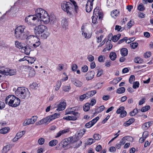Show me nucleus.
<instances>
[{
    "instance_id": "nucleus-42",
    "label": "nucleus",
    "mask_w": 153,
    "mask_h": 153,
    "mask_svg": "<svg viewBox=\"0 0 153 153\" xmlns=\"http://www.w3.org/2000/svg\"><path fill=\"white\" fill-rule=\"evenodd\" d=\"M62 84L61 82L57 81L56 85L54 86V89L56 91H58L59 90Z\"/></svg>"
},
{
    "instance_id": "nucleus-12",
    "label": "nucleus",
    "mask_w": 153,
    "mask_h": 153,
    "mask_svg": "<svg viewBox=\"0 0 153 153\" xmlns=\"http://www.w3.org/2000/svg\"><path fill=\"white\" fill-rule=\"evenodd\" d=\"M34 16V15H31L26 17L25 19V22L28 25H31L32 23V21H35L37 20L36 17Z\"/></svg>"
},
{
    "instance_id": "nucleus-58",
    "label": "nucleus",
    "mask_w": 153,
    "mask_h": 153,
    "mask_svg": "<svg viewBox=\"0 0 153 153\" xmlns=\"http://www.w3.org/2000/svg\"><path fill=\"white\" fill-rule=\"evenodd\" d=\"M81 70L83 72H86L88 70V67L87 66L84 65L82 67Z\"/></svg>"
},
{
    "instance_id": "nucleus-24",
    "label": "nucleus",
    "mask_w": 153,
    "mask_h": 153,
    "mask_svg": "<svg viewBox=\"0 0 153 153\" xmlns=\"http://www.w3.org/2000/svg\"><path fill=\"white\" fill-rule=\"evenodd\" d=\"M120 53L123 56H126L128 54V50L126 48H123L120 50Z\"/></svg>"
},
{
    "instance_id": "nucleus-3",
    "label": "nucleus",
    "mask_w": 153,
    "mask_h": 153,
    "mask_svg": "<svg viewBox=\"0 0 153 153\" xmlns=\"http://www.w3.org/2000/svg\"><path fill=\"white\" fill-rule=\"evenodd\" d=\"M26 26L20 25L16 27L14 31L15 37L18 39L21 40L27 33V30H25Z\"/></svg>"
},
{
    "instance_id": "nucleus-52",
    "label": "nucleus",
    "mask_w": 153,
    "mask_h": 153,
    "mask_svg": "<svg viewBox=\"0 0 153 153\" xmlns=\"http://www.w3.org/2000/svg\"><path fill=\"white\" fill-rule=\"evenodd\" d=\"M79 107H75L73 108H69L67 109H68V111L71 110L74 111H77L79 110Z\"/></svg>"
},
{
    "instance_id": "nucleus-29",
    "label": "nucleus",
    "mask_w": 153,
    "mask_h": 153,
    "mask_svg": "<svg viewBox=\"0 0 153 153\" xmlns=\"http://www.w3.org/2000/svg\"><path fill=\"white\" fill-rule=\"evenodd\" d=\"M90 103L89 102L86 103L83 106V110L85 112L88 111L90 109Z\"/></svg>"
},
{
    "instance_id": "nucleus-43",
    "label": "nucleus",
    "mask_w": 153,
    "mask_h": 153,
    "mask_svg": "<svg viewBox=\"0 0 153 153\" xmlns=\"http://www.w3.org/2000/svg\"><path fill=\"white\" fill-rule=\"evenodd\" d=\"M139 112L137 108L134 109L132 111L130 112L129 114L130 116H133L135 115L136 114Z\"/></svg>"
},
{
    "instance_id": "nucleus-14",
    "label": "nucleus",
    "mask_w": 153,
    "mask_h": 153,
    "mask_svg": "<svg viewBox=\"0 0 153 153\" xmlns=\"http://www.w3.org/2000/svg\"><path fill=\"white\" fill-rule=\"evenodd\" d=\"M49 35V33L46 31L45 32L36 35V36L39 37L41 39H47Z\"/></svg>"
},
{
    "instance_id": "nucleus-33",
    "label": "nucleus",
    "mask_w": 153,
    "mask_h": 153,
    "mask_svg": "<svg viewBox=\"0 0 153 153\" xmlns=\"http://www.w3.org/2000/svg\"><path fill=\"white\" fill-rule=\"evenodd\" d=\"M62 141H61L59 144L57 145L55 147V149L56 150H59L65 148L64 146V144Z\"/></svg>"
},
{
    "instance_id": "nucleus-7",
    "label": "nucleus",
    "mask_w": 153,
    "mask_h": 153,
    "mask_svg": "<svg viewBox=\"0 0 153 153\" xmlns=\"http://www.w3.org/2000/svg\"><path fill=\"white\" fill-rule=\"evenodd\" d=\"M47 27L46 26L43 25H40L35 26L33 30L34 32L36 35L45 32L47 30Z\"/></svg>"
},
{
    "instance_id": "nucleus-59",
    "label": "nucleus",
    "mask_w": 153,
    "mask_h": 153,
    "mask_svg": "<svg viewBox=\"0 0 153 153\" xmlns=\"http://www.w3.org/2000/svg\"><path fill=\"white\" fill-rule=\"evenodd\" d=\"M98 16H97L93 15L92 17V22L93 23L95 24L97 22V19Z\"/></svg>"
},
{
    "instance_id": "nucleus-63",
    "label": "nucleus",
    "mask_w": 153,
    "mask_h": 153,
    "mask_svg": "<svg viewBox=\"0 0 153 153\" xmlns=\"http://www.w3.org/2000/svg\"><path fill=\"white\" fill-rule=\"evenodd\" d=\"M134 24V21L130 20L128 23L127 25L129 28H130Z\"/></svg>"
},
{
    "instance_id": "nucleus-40",
    "label": "nucleus",
    "mask_w": 153,
    "mask_h": 153,
    "mask_svg": "<svg viewBox=\"0 0 153 153\" xmlns=\"http://www.w3.org/2000/svg\"><path fill=\"white\" fill-rule=\"evenodd\" d=\"M125 91V88L124 87H121L118 88L116 91V92L121 94L124 93Z\"/></svg>"
},
{
    "instance_id": "nucleus-31",
    "label": "nucleus",
    "mask_w": 153,
    "mask_h": 153,
    "mask_svg": "<svg viewBox=\"0 0 153 153\" xmlns=\"http://www.w3.org/2000/svg\"><path fill=\"white\" fill-rule=\"evenodd\" d=\"M121 36V35L120 34H118L116 35H114L112 37L111 39L113 42H116L120 39Z\"/></svg>"
},
{
    "instance_id": "nucleus-62",
    "label": "nucleus",
    "mask_w": 153,
    "mask_h": 153,
    "mask_svg": "<svg viewBox=\"0 0 153 153\" xmlns=\"http://www.w3.org/2000/svg\"><path fill=\"white\" fill-rule=\"evenodd\" d=\"M45 140L43 138H40L38 140V143L40 145H42L45 142Z\"/></svg>"
},
{
    "instance_id": "nucleus-19",
    "label": "nucleus",
    "mask_w": 153,
    "mask_h": 153,
    "mask_svg": "<svg viewBox=\"0 0 153 153\" xmlns=\"http://www.w3.org/2000/svg\"><path fill=\"white\" fill-rule=\"evenodd\" d=\"M130 139L133 140V138L129 136L124 137L122 138L119 143L121 146L123 145L126 142V140H128Z\"/></svg>"
},
{
    "instance_id": "nucleus-16",
    "label": "nucleus",
    "mask_w": 153,
    "mask_h": 153,
    "mask_svg": "<svg viewBox=\"0 0 153 153\" xmlns=\"http://www.w3.org/2000/svg\"><path fill=\"white\" fill-rule=\"evenodd\" d=\"M50 122V119H49V118L48 116L40 120L39 122H38V123L39 125H41L43 123H45L47 125Z\"/></svg>"
},
{
    "instance_id": "nucleus-21",
    "label": "nucleus",
    "mask_w": 153,
    "mask_h": 153,
    "mask_svg": "<svg viewBox=\"0 0 153 153\" xmlns=\"http://www.w3.org/2000/svg\"><path fill=\"white\" fill-rule=\"evenodd\" d=\"M134 121V119L133 118H131L128 121L125 122L124 123V125L125 126H129L132 123H133Z\"/></svg>"
},
{
    "instance_id": "nucleus-6",
    "label": "nucleus",
    "mask_w": 153,
    "mask_h": 153,
    "mask_svg": "<svg viewBox=\"0 0 153 153\" xmlns=\"http://www.w3.org/2000/svg\"><path fill=\"white\" fill-rule=\"evenodd\" d=\"M25 35V36H24L21 40L26 39V44L29 46H31V45L33 44V40L35 38H36L37 36L30 35L29 31H27V33Z\"/></svg>"
},
{
    "instance_id": "nucleus-60",
    "label": "nucleus",
    "mask_w": 153,
    "mask_h": 153,
    "mask_svg": "<svg viewBox=\"0 0 153 153\" xmlns=\"http://www.w3.org/2000/svg\"><path fill=\"white\" fill-rule=\"evenodd\" d=\"M30 87L32 89H36L38 87V84L36 82H34L30 85Z\"/></svg>"
},
{
    "instance_id": "nucleus-25",
    "label": "nucleus",
    "mask_w": 153,
    "mask_h": 153,
    "mask_svg": "<svg viewBox=\"0 0 153 153\" xmlns=\"http://www.w3.org/2000/svg\"><path fill=\"white\" fill-rule=\"evenodd\" d=\"M61 24L63 28H66L68 25V22L67 20L65 19H62V21Z\"/></svg>"
},
{
    "instance_id": "nucleus-22",
    "label": "nucleus",
    "mask_w": 153,
    "mask_h": 153,
    "mask_svg": "<svg viewBox=\"0 0 153 153\" xmlns=\"http://www.w3.org/2000/svg\"><path fill=\"white\" fill-rule=\"evenodd\" d=\"M93 6L89 4L88 2H87L85 7V10L87 12H90L93 9Z\"/></svg>"
},
{
    "instance_id": "nucleus-27",
    "label": "nucleus",
    "mask_w": 153,
    "mask_h": 153,
    "mask_svg": "<svg viewBox=\"0 0 153 153\" xmlns=\"http://www.w3.org/2000/svg\"><path fill=\"white\" fill-rule=\"evenodd\" d=\"M15 45L16 47L19 49H22L24 47L23 45V44L18 41H15Z\"/></svg>"
},
{
    "instance_id": "nucleus-45",
    "label": "nucleus",
    "mask_w": 153,
    "mask_h": 153,
    "mask_svg": "<svg viewBox=\"0 0 153 153\" xmlns=\"http://www.w3.org/2000/svg\"><path fill=\"white\" fill-rule=\"evenodd\" d=\"M25 131H22L21 132L17 133L16 135V137H18L19 138H21L25 133Z\"/></svg>"
},
{
    "instance_id": "nucleus-37",
    "label": "nucleus",
    "mask_w": 153,
    "mask_h": 153,
    "mask_svg": "<svg viewBox=\"0 0 153 153\" xmlns=\"http://www.w3.org/2000/svg\"><path fill=\"white\" fill-rule=\"evenodd\" d=\"M35 72L33 68H31L29 71L28 75L30 77H33L35 75Z\"/></svg>"
},
{
    "instance_id": "nucleus-18",
    "label": "nucleus",
    "mask_w": 153,
    "mask_h": 153,
    "mask_svg": "<svg viewBox=\"0 0 153 153\" xmlns=\"http://www.w3.org/2000/svg\"><path fill=\"white\" fill-rule=\"evenodd\" d=\"M69 1L72 3V4L73 5V8L76 13H78L79 11V7L77 5L76 2L74 0H69Z\"/></svg>"
},
{
    "instance_id": "nucleus-30",
    "label": "nucleus",
    "mask_w": 153,
    "mask_h": 153,
    "mask_svg": "<svg viewBox=\"0 0 153 153\" xmlns=\"http://www.w3.org/2000/svg\"><path fill=\"white\" fill-rule=\"evenodd\" d=\"M67 132V129H64L62 131H60L56 134V135L55 136V137L56 138L58 137L63 134Z\"/></svg>"
},
{
    "instance_id": "nucleus-39",
    "label": "nucleus",
    "mask_w": 153,
    "mask_h": 153,
    "mask_svg": "<svg viewBox=\"0 0 153 153\" xmlns=\"http://www.w3.org/2000/svg\"><path fill=\"white\" fill-rule=\"evenodd\" d=\"M65 142H66L68 143H70V142L74 143V138L70 137L69 138L65 139L63 140Z\"/></svg>"
},
{
    "instance_id": "nucleus-50",
    "label": "nucleus",
    "mask_w": 153,
    "mask_h": 153,
    "mask_svg": "<svg viewBox=\"0 0 153 153\" xmlns=\"http://www.w3.org/2000/svg\"><path fill=\"white\" fill-rule=\"evenodd\" d=\"M134 61L137 63H141L142 62V60L139 57H137L134 59Z\"/></svg>"
},
{
    "instance_id": "nucleus-56",
    "label": "nucleus",
    "mask_w": 153,
    "mask_h": 153,
    "mask_svg": "<svg viewBox=\"0 0 153 153\" xmlns=\"http://www.w3.org/2000/svg\"><path fill=\"white\" fill-rule=\"evenodd\" d=\"M99 117L97 116L94 118L91 121H90V122H91L93 125H94L99 119Z\"/></svg>"
},
{
    "instance_id": "nucleus-1",
    "label": "nucleus",
    "mask_w": 153,
    "mask_h": 153,
    "mask_svg": "<svg viewBox=\"0 0 153 153\" xmlns=\"http://www.w3.org/2000/svg\"><path fill=\"white\" fill-rule=\"evenodd\" d=\"M6 104L11 107H16L19 106L20 103V100L13 95H10L6 98Z\"/></svg>"
},
{
    "instance_id": "nucleus-10",
    "label": "nucleus",
    "mask_w": 153,
    "mask_h": 153,
    "mask_svg": "<svg viewBox=\"0 0 153 153\" xmlns=\"http://www.w3.org/2000/svg\"><path fill=\"white\" fill-rule=\"evenodd\" d=\"M66 105L65 100H62L60 101L59 104L58 105L56 110L58 111L63 110L65 109Z\"/></svg>"
},
{
    "instance_id": "nucleus-47",
    "label": "nucleus",
    "mask_w": 153,
    "mask_h": 153,
    "mask_svg": "<svg viewBox=\"0 0 153 153\" xmlns=\"http://www.w3.org/2000/svg\"><path fill=\"white\" fill-rule=\"evenodd\" d=\"M138 9L140 11H142L144 10L145 8L144 5L142 4H140L138 6Z\"/></svg>"
},
{
    "instance_id": "nucleus-34",
    "label": "nucleus",
    "mask_w": 153,
    "mask_h": 153,
    "mask_svg": "<svg viewBox=\"0 0 153 153\" xmlns=\"http://www.w3.org/2000/svg\"><path fill=\"white\" fill-rule=\"evenodd\" d=\"M109 57L111 60L114 61L117 57L116 54L114 52H111L110 54Z\"/></svg>"
},
{
    "instance_id": "nucleus-23",
    "label": "nucleus",
    "mask_w": 153,
    "mask_h": 153,
    "mask_svg": "<svg viewBox=\"0 0 153 153\" xmlns=\"http://www.w3.org/2000/svg\"><path fill=\"white\" fill-rule=\"evenodd\" d=\"M73 82L76 86L78 87H80L82 85V82L76 79H74Z\"/></svg>"
},
{
    "instance_id": "nucleus-46",
    "label": "nucleus",
    "mask_w": 153,
    "mask_h": 153,
    "mask_svg": "<svg viewBox=\"0 0 153 153\" xmlns=\"http://www.w3.org/2000/svg\"><path fill=\"white\" fill-rule=\"evenodd\" d=\"M135 79V77L134 75H131L129 77V81L131 84H132L133 82Z\"/></svg>"
},
{
    "instance_id": "nucleus-64",
    "label": "nucleus",
    "mask_w": 153,
    "mask_h": 153,
    "mask_svg": "<svg viewBox=\"0 0 153 153\" xmlns=\"http://www.w3.org/2000/svg\"><path fill=\"white\" fill-rule=\"evenodd\" d=\"M149 128L146 123H144L142 126V128L144 130H147Z\"/></svg>"
},
{
    "instance_id": "nucleus-5",
    "label": "nucleus",
    "mask_w": 153,
    "mask_h": 153,
    "mask_svg": "<svg viewBox=\"0 0 153 153\" xmlns=\"http://www.w3.org/2000/svg\"><path fill=\"white\" fill-rule=\"evenodd\" d=\"M39 20L45 24L50 23L52 25L56 22V18L54 15H51L50 16L47 13Z\"/></svg>"
},
{
    "instance_id": "nucleus-53",
    "label": "nucleus",
    "mask_w": 153,
    "mask_h": 153,
    "mask_svg": "<svg viewBox=\"0 0 153 153\" xmlns=\"http://www.w3.org/2000/svg\"><path fill=\"white\" fill-rule=\"evenodd\" d=\"M37 119V117L36 116H33L30 120L31 121V124H33L36 121Z\"/></svg>"
},
{
    "instance_id": "nucleus-44",
    "label": "nucleus",
    "mask_w": 153,
    "mask_h": 153,
    "mask_svg": "<svg viewBox=\"0 0 153 153\" xmlns=\"http://www.w3.org/2000/svg\"><path fill=\"white\" fill-rule=\"evenodd\" d=\"M150 108V106L147 105L142 107L140 109V111L142 112H145L148 111Z\"/></svg>"
},
{
    "instance_id": "nucleus-8",
    "label": "nucleus",
    "mask_w": 153,
    "mask_h": 153,
    "mask_svg": "<svg viewBox=\"0 0 153 153\" xmlns=\"http://www.w3.org/2000/svg\"><path fill=\"white\" fill-rule=\"evenodd\" d=\"M47 12L45 10L41 8L37 9L35 11V15L34 16L37 18V20H39Z\"/></svg>"
},
{
    "instance_id": "nucleus-4",
    "label": "nucleus",
    "mask_w": 153,
    "mask_h": 153,
    "mask_svg": "<svg viewBox=\"0 0 153 153\" xmlns=\"http://www.w3.org/2000/svg\"><path fill=\"white\" fill-rule=\"evenodd\" d=\"M61 7L62 10L69 15H72V12L74 10L73 5L70 2L63 1L61 3Z\"/></svg>"
},
{
    "instance_id": "nucleus-13",
    "label": "nucleus",
    "mask_w": 153,
    "mask_h": 153,
    "mask_svg": "<svg viewBox=\"0 0 153 153\" xmlns=\"http://www.w3.org/2000/svg\"><path fill=\"white\" fill-rule=\"evenodd\" d=\"M95 74V73L93 71H88L85 75L86 80H89L92 79L94 78Z\"/></svg>"
},
{
    "instance_id": "nucleus-2",
    "label": "nucleus",
    "mask_w": 153,
    "mask_h": 153,
    "mask_svg": "<svg viewBox=\"0 0 153 153\" xmlns=\"http://www.w3.org/2000/svg\"><path fill=\"white\" fill-rule=\"evenodd\" d=\"M16 95L22 99L28 98L30 96V92L27 88L24 87H19L16 91Z\"/></svg>"
},
{
    "instance_id": "nucleus-36",
    "label": "nucleus",
    "mask_w": 153,
    "mask_h": 153,
    "mask_svg": "<svg viewBox=\"0 0 153 153\" xmlns=\"http://www.w3.org/2000/svg\"><path fill=\"white\" fill-rule=\"evenodd\" d=\"M41 42L39 40L37 41H36L34 43L33 42V44H32L30 46L31 48H34L39 46Z\"/></svg>"
},
{
    "instance_id": "nucleus-26",
    "label": "nucleus",
    "mask_w": 153,
    "mask_h": 153,
    "mask_svg": "<svg viewBox=\"0 0 153 153\" xmlns=\"http://www.w3.org/2000/svg\"><path fill=\"white\" fill-rule=\"evenodd\" d=\"M105 108L104 105H101L100 106L99 108H97L96 110L95 113H94V115L101 112Z\"/></svg>"
},
{
    "instance_id": "nucleus-49",
    "label": "nucleus",
    "mask_w": 153,
    "mask_h": 153,
    "mask_svg": "<svg viewBox=\"0 0 153 153\" xmlns=\"http://www.w3.org/2000/svg\"><path fill=\"white\" fill-rule=\"evenodd\" d=\"M16 72V70H11L9 69L8 71V74H7V75H9L10 76H12L14 75Z\"/></svg>"
},
{
    "instance_id": "nucleus-9",
    "label": "nucleus",
    "mask_w": 153,
    "mask_h": 153,
    "mask_svg": "<svg viewBox=\"0 0 153 153\" xmlns=\"http://www.w3.org/2000/svg\"><path fill=\"white\" fill-rule=\"evenodd\" d=\"M86 131V129L84 128H83L82 129H81L79 131V132L74 137L73 142H76L78 140L81 138Z\"/></svg>"
},
{
    "instance_id": "nucleus-51",
    "label": "nucleus",
    "mask_w": 153,
    "mask_h": 153,
    "mask_svg": "<svg viewBox=\"0 0 153 153\" xmlns=\"http://www.w3.org/2000/svg\"><path fill=\"white\" fill-rule=\"evenodd\" d=\"M125 108L123 106H120L118 108L117 111L116 113L117 114H120L124 109Z\"/></svg>"
},
{
    "instance_id": "nucleus-54",
    "label": "nucleus",
    "mask_w": 153,
    "mask_h": 153,
    "mask_svg": "<svg viewBox=\"0 0 153 153\" xmlns=\"http://www.w3.org/2000/svg\"><path fill=\"white\" fill-rule=\"evenodd\" d=\"M27 58L29 59L27 60L28 61L29 63H30L31 64L33 63L36 60V58H29L28 57Z\"/></svg>"
},
{
    "instance_id": "nucleus-38",
    "label": "nucleus",
    "mask_w": 153,
    "mask_h": 153,
    "mask_svg": "<svg viewBox=\"0 0 153 153\" xmlns=\"http://www.w3.org/2000/svg\"><path fill=\"white\" fill-rule=\"evenodd\" d=\"M100 13L99 12V7H96L94 10L93 15L98 16L99 15Z\"/></svg>"
},
{
    "instance_id": "nucleus-32",
    "label": "nucleus",
    "mask_w": 153,
    "mask_h": 153,
    "mask_svg": "<svg viewBox=\"0 0 153 153\" xmlns=\"http://www.w3.org/2000/svg\"><path fill=\"white\" fill-rule=\"evenodd\" d=\"M58 143V141L56 140L51 141L48 143L49 145L51 146H56Z\"/></svg>"
},
{
    "instance_id": "nucleus-48",
    "label": "nucleus",
    "mask_w": 153,
    "mask_h": 153,
    "mask_svg": "<svg viewBox=\"0 0 153 153\" xmlns=\"http://www.w3.org/2000/svg\"><path fill=\"white\" fill-rule=\"evenodd\" d=\"M138 45V44L137 42H134L130 44V45L131 48L132 49H135Z\"/></svg>"
},
{
    "instance_id": "nucleus-17",
    "label": "nucleus",
    "mask_w": 153,
    "mask_h": 153,
    "mask_svg": "<svg viewBox=\"0 0 153 153\" xmlns=\"http://www.w3.org/2000/svg\"><path fill=\"white\" fill-rule=\"evenodd\" d=\"M60 116V114L58 113H55L51 115L48 116L51 122V121L54 120L55 119L59 118Z\"/></svg>"
},
{
    "instance_id": "nucleus-35",
    "label": "nucleus",
    "mask_w": 153,
    "mask_h": 153,
    "mask_svg": "<svg viewBox=\"0 0 153 153\" xmlns=\"http://www.w3.org/2000/svg\"><path fill=\"white\" fill-rule=\"evenodd\" d=\"M119 13L118 11L116 10H114L111 12V16L114 18H115L118 16V14Z\"/></svg>"
},
{
    "instance_id": "nucleus-15",
    "label": "nucleus",
    "mask_w": 153,
    "mask_h": 153,
    "mask_svg": "<svg viewBox=\"0 0 153 153\" xmlns=\"http://www.w3.org/2000/svg\"><path fill=\"white\" fill-rule=\"evenodd\" d=\"M30 46L27 45L26 46L23 47V48L21 50L22 53H24L27 55H29L30 51H31V49Z\"/></svg>"
},
{
    "instance_id": "nucleus-11",
    "label": "nucleus",
    "mask_w": 153,
    "mask_h": 153,
    "mask_svg": "<svg viewBox=\"0 0 153 153\" xmlns=\"http://www.w3.org/2000/svg\"><path fill=\"white\" fill-rule=\"evenodd\" d=\"M81 29L82 35L83 36L88 39H89L91 37V35L88 33V30L85 27L82 25L81 27Z\"/></svg>"
},
{
    "instance_id": "nucleus-28",
    "label": "nucleus",
    "mask_w": 153,
    "mask_h": 153,
    "mask_svg": "<svg viewBox=\"0 0 153 153\" xmlns=\"http://www.w3.org/2000/svg\"><path fill=\"white\" fill-rule=\"evenodd\" d=\"M9 130L10 128L8 127L4 128L0 130V133L5 134L7 133Z\"/></svg>"
},
{
    "instance_id": "nucleus-41",
    "label": "nucleus",
    "mask_w": 153,
    "mask_h": 153,
    "mask_svg": "<svg viewBox=\"0 0 153 153\" xmlns=\"http://www.w3.org/2000/svg\"><path fill=\"white\" fill-rule=\"evenodd\" d=\"M31 124V121L30 119H27L24 121L23 123V125L25 126Z\"/></svg>"
},
{
    "instance_id": "nucleus-55",
    "label": "nucleus",
    "mask_w": 153,
    "mask_h": 153,
    "mask_svg": "<svg viewBox=\"0 0 153 153\" xmlns=\"http://www.w3.org/2000/svg\"><path fill=\"white\" fill-rule=\"evenodd\" d=\"M133 88H134L136 89L139 87L140 84L139 82L136 81L135 82H133Z\"/></svg>"
},
{
    "instance_id": "nucleus-57",
    "label": "nucleus",
    "mask_w": 153,
    "mask_h": 153,
    "mask_svg": "<svg viewBox=\"0 0 153 153\" xmlns=\"http://www.w3.org/2000/svg\"><path fill=\"white\" fill-rule=\"evenodd\" d=\"M93 137L94 139L96 140H98L101 138L100 135L98 134H95L94 135Z\"/></svg>"
},
{
    "instance_id": "nucleus-61",
    "label": "nucleus",
    "mask_w": 153,
    "mask_h": 153,
    "mask_svg": "<svg viewBox=\"0 0 153 153\" xmlns=\"http://www.w3.org/2000/svg\"><path fill=\"white\" fill-rule=\"evenodd\" d=\"M127 114V112L126 111L123 110L120 114V117L122 118L125 117Z\"/></svg>"
},
{
    "instance_id": "nucleus-20",
    "label": "nucleus",
    "mask_w": 153,
    "mask_h": 153,
    "mask_svg": "<svg viewBox=\"0 0 153 153\" xmlns=\"http://www.w3.org/2000/svg\"><path fill=\"white\" fill-rule=\"evenodd\" d=\"M65 114H73L76 117H78L79 114L77 111H74L70 110L68 111V109H66L65 111Z\"/></svg>"
}]
</instances>
